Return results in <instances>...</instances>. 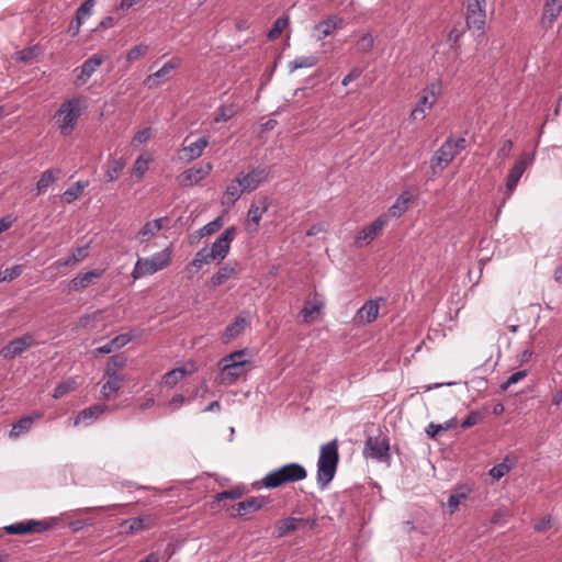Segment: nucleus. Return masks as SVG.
I'll use <instances>...</instances> for the list:
<instances>
[{
    "label": "nucleus",
    "mask_w": 562,
    "mask_h": 562,
    "mask_svg": "<svg viewBox=\"0 0 562 562\" xmlns=\"http://www.w3.org/2000/svg\"><path fill=\"white\" fill-rule=\"evenodd\" d=\"M307 477V470L300 463H286L267 473L261 480L251 484L252 490H274L285 487L289 484L303 481Z\"/></svg>",
    "instance_id": "f257e3e1"
},
{
    "label": "nucleus",
    "mask_w": 562,
    "mask_h": 562,
    "mask_svg": "<svg viewBox=\"0 0 562 562\" xmlns=\"http://www.w3.org/2000/svg\"><path fill=\"white\" fill-rule=\"evenodd\" d=\"M339 462L338 440L333 439L319 449L316 482L319 490H326L335 477Z\"/></svg>",
    "instance_id": "f03ea898"
},
{
    "label": "nucleus",
    "mask_w": 562,
    "mask_h": 562,
    "mask_svg": "<svg viewBox=\"0 0 562 562\" xmlns=\"http://www.w3.org/2000/svg\"><path fill=\"white\" fill-rule=\"evenodd\" d=\"M247 349H241L226 355L218 361L220 383L231 385L235 383L245 372L244 368L248 363L244 357Z\"/></svg>",
    "instance_id": "7ed1b4c3"
},
{
    "label": "nucleus",
    "mask_w": 562,
    "mask_h": 562,
    "mask_svg": "<svg viewBox=\"0 0 562 562\" xmlns=\"http://www.w3.org/2000/svg\"><path fill=\"white\" fill-rule=\"evenodd\" d=\"M465 148V138L460 137L453 139L448 137L442 145L435 151L431 160L430 168L434 175L443 171L454 157Z\"/></svg>",
    "instance_id": "20e7f679"
},
{
    "label": "nucleus",
    "mask_w": 562,
    "mask_h": 562,
    "mask_svg": "<svg viewBox=\"0 0 562 562\" xmlns=\"http://www.w3.org/2000/svg\"><path fill=\"white\" fill-rule=\"evenodd\" d=\"M81 98H72L60 104L55 117L57 119L58 128L63 135L68 136L74 131L81 115Z\"/></svg>",
    "instance_id": "39448f33"
},
{
    "label": "nucleus",
    "mask_w": 562,
    "mask_h": 562,
    "mask_svg": "<svg viewBox=\"0 0 562 562\" xmlns=\"http://www.w3.org/2000/svg\"><path fill=\"white\" fill-rule=\"evenodd\" d=\"M170 261L171 250L169 247L154 254L149 258H138L132 271V277L136 280L153 274L166 268Z\"/></svg>",
    "instance_id": "423d86ee"
},
{
    "label": "nucleus",
    "mask_w": 562,
    "mask_h": 562,
    "mask_svg": "<svg viewBox=\"0 0 562 562\" xmlns=\"http://www.w3.org/2000/svg\"><path fill=\"white\" fill-rule=\"evenodd\" d=\"M533 161V155L529 153H524L520 155L518 160L515 162V165L509 170L507 181H506V195L505 199H508L510 194L516 189L521 176L526 171L527 167L530 166Z\"/></svg>",
    "instance_id": "0eeeda50"
},
{
    "label": "nucleus",
    "mask_w": 562,
    "mask_h": 562,
    "mask_svg": "<svg viewBox=\"0 0 562 562\" xmlns=\"http://www.w3.org/2000/svg\"><path fill=\"white\" fill-rule=\"evenodd\" d=\"M485 3L486 0H468L467 4V25L469 29L476 30L480 34L485 25Z\"/></svg>",
    "instance_id": "6e6552de"
},
{
    "label": "nucleus",
    "mask_w": 562,
    "mask_h": 562,
    "mask_svg": "<svg viewBox=\"0 0 562 562\" xmlns=\"http://www.w3.org/2000/svg\"><path fill=\"white\" fill-rule=\"evenodd\" d=\"M236 235V227L231 226L226 228L212 244L211 248L209 249L210 256L213 258V260H216L217 262H221L226 258L229 251L231 243L235 238Z\"/></svg>",
    "instance_id": "1a4fd4ad"
},
{
    "label": "nucleus",
    "mask_w": 562,
    "mask_h": 562,
    "mask_svg": "<svg viewBox=\"0 0 562 562\" xmlns=\"http://www.w3.org/2000/svg\"><path fill=\"white\" fill-rule=\"evenodd\" d=\"M212 170L213 165L211 162H206L204 166H193L182 171L177 177V182L180 187L183 188L193 187L206 178Z\"/></svg>",
    "instance_id": "9d476101"
},
{
    "label": "nucleus",
    "mask_w": 562,
    "mask_h": 562,
    "mask_svg": "<svg viewBox=\"0 0 562 562\" xmlns=\"http://www.w3.org/2000/svg\"><path fill=\"white\" fill-rule=\"evenodd\" d=\"M387 217L385 214L380 215L370 225L362 228L355 238V245L357 247H363L374 240L383 231L387 224Z\"/></svg>",
    "instance_id": "9b49d317"
},
{
    "label": "nucleus",
    "mask_w": 562,
    "mask_h": 562,
    "mask_svg": "<svg viewBox=\"0 0 562 562\" xmlns=\"http://www.w3.org/2000/svg\"><path fill=\"white\" fill-rule=\"evenodd\" d=\"M237 178L240 180L245 191L251 192L269 179V172L266 167L257 166L248 172H239Z\"/></svg>",
    "instance_id": "f8f14e48"
},
{
    "label": "nucleus",
    "mask_w": 562,
    "mask_h": 562,
    "mask_svg": "<svg viewBox=\"0 0 562 562\" xmlns=\"http://www.w3.org/2000/svg\"><path fill=\"white\" fill-rule=\"evenodd\" d=\"M366 452L372 459L386 461L390 459L389 439L384 436L369 437L364 445Z\"/></svg>",
    "instance_id": "ddd939ff"
},
{
    "label": "nucleus",
    "mask_w": 562,
    "mask_h": 562,
    "mask_svg": "<svg viewBox=\"0 0 562 562\" xmlns=\"http://www.w3.org/2000/svg\"><path fill=\"white\" fill-rule=\"evenodd\" d=\"M270 199L268 196H262L258 200V204L252 203L249 206L247 212V229L249 232H256L260 224V221L263 214L268 211L270 206Z\"/></svg>",
    "instance_id": "4468645a"
},
{
    "label": "nucleus",
    "mask_w": 562,
    "mask_h": 562,
    "mask_svg": "<svg viewBox=\"0 0 562 562\" xmlns=\"http://www.w3.org/2000/svg\"><path fill=\"white\" fill-rule=\"evenodd\" d=\"M342 26H344V19L337 14H331L328 18H326V19L319 21L317 24H315L314 37L317 41H322V40L326 38L327 36L331 35V33L336 29H341Z\"/></svg>",
    "instance_id": "2eb2a0df"
},
{
    "label": "nucleus",
    "mask_w": 562,
    "mask_h": 562,
    "mask_svg": "<svg viewBox=\"0 0 562 562\" xmlns=\"http://www.w3.org/2000/svg\"><path fill=\"white\" fill-rule=\"evenodd\" d=\"M380 302H384L383 297L369 300L356 313L355 319L362 324H370L378 318L380 311Z\"/></svg>",
    "instance_id": "dca6fc26"
},
{
    "label": "nucleus",
    "mask_w": 562,
    "mask_h": 562,
    "mask_svg": "<svg viewBox=\"0 0 562 562\" xmlns=\"http://www.w3.org/2000/svg\"><path fill=\"white\" fill-rule=\"evenodd\" d=\"M441 94H442L441 81H439V80L431 81L422 90L420 99L417 104H419L426 109H432V106L437 103V101Z\"/></svg>",
    "instance_id": "f3484780"
},
{
    "label": "nucleus",
    "mask_w": 562,
    "mask_h": 562,
    "mask_svg": "<svg viewBox=\"0 0 562 562\" xmlns=\"http://www.w3.org/2000/svg\"><path fill=\"white\" fill-rule=\"evenodd\" d=\"M33 342V338L30 335H25L11 340L0 351L4 359H13L18 355L26 350Z\"/></svg>",
    "instance_id": "a211bd4d"
},
{
    "label": "nucleus",
    "mask_w": 562,
    "mask_h": 562,
    "mask_svg": "<svg viewBox=\"0 0 562 562\" xmlns=\"http://www.w3.org/2000/svg\"><path fill=\"white\" fill-rule=\"evenodd\" d=\"M106 408L108 406L104 404L91 405L78 413V415L74 419V425L89 426L95 419H98L106 411Z\"/></svg>",
    "instance_id": "6ab92c4d"
},
{
    "label": "nucleus",
    "mask_w": 562,
    "mask_h": 562,
    "mask_svg": "<svg viewBox=\"0 0 562 562\" xmlns=\"http://www.w3.org/2000/svg\"><path fill=\"white\" fill-rule=\"evenodd\" d=\"M245 189L240 183V180L237 176L227 184L225 192L221 199V203L223 206L232 207L235 203L240 199L243 193H245Z\"/></svg>",
    "instance_id": "aec40b11"
},
{
    "label": "nucleus",
    "mask_w": 562,
    "mask_h": 562,
    "mask_svg": "<svg viewBox=\"0 0 562 562\" xmlns=\"http://www.w3.org/2000/svg\"><path fill=\"white\" fill-rule=\"evenodd\" d=\"M104 375L108 378V381L103 384L101 393L104 398L109 400L122 387L123 378L111 368L105 369Z\"/></svg>",
    "instance_id": "412c9836"
},
{
    "label": "nucleus",
    "mask_w": 562,
    "mask_h": 562,
    "mask_svg": "<svg viewBox=\"0 0 562 562\" xmlns=\"http://www.w3.org/2000/svg\"><path fill=\"white\" fill-rule=\"evenodd\" d=\"M103 58L98 55H93L83 61L80 66V71L77 75L76 82L77 85H83L88 81V79L95 72V70L102 65Z\"/></svg>",
    "instance_id": "4be33fe9"
},
{
    "label": "nucleus",
    "mask_w": 562,
    "mask_h": 562,
    "mask_svg": "<svg viewBox=\"0 0 562 562\" xmlns=\"http://www.w3.org/2000/svg\"><path fill=\"white\" fill-rule=\"evenodd\" d=\"M562 10V0H547L543 8L541 24L544 29H550L560 15Z\"/></svg>",
    "instance_id": "5701e85b"
},
{
    "label": "nucleus",
    "mask_w": 562,
    "mask_h": 562,
    "mask_svg": "<svg viewBox=\"0 0 562 562\" xmlns=\"http://www.w3.org/2000/svg\"><path fill=\"white\" fill-rule=\"evenodd\" d=\"M207 145L209 139L204 136L200 137L181 149V158L186 159L187 161L195 160L202 156Z\"/></svg>",
    "instance_id": "b1692460"
},
{
    "label": "nucleus",
    "mask_w": 562,
    "mask_h": 562,
    "mask_svg": "<svg viewBox=\"0 0 562 562\" xmlns=\"http://www.w3.org/2000/svg\"><path fill=\"white\" fill-rule=\"evenodd\" d=\"M179 66V60L173 58L164 64V66L158 69L156 72L149 75L145 79V85L148 88H156L160 85V80L165 78L171 70L176 69Z\"/></svg>",
    "instance_id": "393cba45"
},
{
    "label": "nucleus",
    "mask_w": 562,
    "mask_h": 562,
    "mask_svg": "<svg viewBox=\"0 0 562 562\" xmlns=\"http://www.w3.org/2000/svg\"><path fill=\"white\" fill-rule=\"evenodd\" d=\"M248 325L249 322L246 319V317L238 315L234 322L225 328V331L222 336L223 342H228L241 335Z\"/></svg>",
    "instance_id": "a878e982"
},
{
    "label": "nucleus",
    "mask_w": 562,
    "mask_h": 562,
    "mask_svg": "<svg viewBox=\"0 0 562 562\" xmlns=\"http://www.w3.org/2000/svg\"><path fill=\"white\" fill-rule=\"evenodd\" d=\"M103 274L102 270H91L86 273L78 274L71 279L69 289L70 291L78 292L89 286L93 279L101 278Z\"/></svg>",
    "instance_id": "bb28decb"
},
{
    "label": "nucleus",
    "mask_w": 562,
    "mask_h": 562,
    "mask_svg": "<svg viewBox=\"0 0 562 562\" xmlns=\"http://www.w3.org/2000/svg\"><path fill=\"white\" fill-rule=\"evenodd\" d=\"M411 201H412V195L407 191H404L403 193H401L400 196L394 202V204L389 207L387 214H385L386 217L390 216V217L397 218V217L402 216L407 211L408 204Z\"/></svg>",
    "instance_id": "cd10ccee"
},
{
    "label": "nucleus",
    "mask_w": 562,
    "mask_h": 562,
    "mask_svg": "<svg viewBox=\"0 0 562 562\" xmlns=\"http://www.w3.org/2000/svg\"><path fill=\"white\" fill-rule=\"evenodd\" d=\"M301 518L289 517L276 522L273 535L277 538H282L288 533L297 529V524L301 522Z\"/></svg>",
    "instance_id": "c85d7f7f"
},
{
    "label": "nucleus",
    "mask_w": 562,
    "mask_h": 562,
    "mask_svg": "<svg viewBox=\"0 0 562 562\" xmlns=\"http://www.w3.org/2000/svg\"><path fill=\"white\" fill-rule=\"evenodd\" d=\"M162 221H167V217L147 222L138 232L140 243L147 241L150 237L155 236L162 228Z\"/></svg>",
    "instance_id": "c756f323"
},
{
    "label": "nucleus",
    "mask_w": 562,
    "mask_h": 562,
    "mask_svg": "<svg viewBox=\"0 0 562 562\" xmlns=\"http://www.w3.org/2000/svg\"><path fill=\"white\" fill-rule=\"evenodd\" d=\"M41 418V414H37L35 417H32V416H25V417H22L21 419H19L15 424H13L12 426V429L9 434L10 438L12 439H16L19 438L21 435L27 432L34 420L35 419H38Z\"/></svg>",
    "instance_id": "7c9ffc66"
},
{
    "label": "nucleus",
    "mask_w": 562,
    "mask_h": 562,
    "mask_svg": "<svg viewBox=\"0 0 562 562\" xmlns=\"http://www.w3.org/2000/svg\"><path fill=\"white\" fill-rule=\"evenodd\" d=\"M126 166V160L123 157H110L108 160L106 180L109 182L115 181Z\"/></svg>",
    "instance_id": "2f4dec72"
},
{
    "label": "nucleus",
    "mask_w": 562,
    "mask_h": 562,
    "mask_svg": "<svg viewBox=\"0 0 562 562\" xmlns=\"http://www.w3.org/2000/svg\"><path fill=\"white\" fill-rule=\"evenodd\" d=\"M94 4L95 0H85V2L77 9L76 30L74 31V35L79 33L80 26L91 15Z\"/></svg>",
    "instance_id": "473e14b6"
},
{
    "label": "nucleus",
    "mask_w": 562,
    "mask_h": 562,
    "mask_svg": "<svg viewBox=\"0 0 562 562\" xmlns=\"http://www.w3.org/2000/svg\"><path fill=\"white\" fill-rule=\"evenodd\" d=\"M59 175H60L59 169L45 170L41 175V177L36 183L37 193L38 194L44 193L47 190V188L56 181V179Z\"/></svg>",
    "instance_id": "72a5a7b5"
},
{
    "label": "nucleus",
    "mask_w": 562,
    "mask_h": 562,
    "mask_svg": "<svg viewBox=\"0 0 562 562\" xmlns=\"http://www.w3.org/2000/svg\"><path fill=\"white\" fill-rule=\"evenodd\" d=\"M236 273L235 266L231 262L226 263L222 268L218 269L216 273H214L211 278V283L213 286H218L226 282L229 278H232Z\"/></svg>",
    "instance_id": "f704fd0d"
},
{
    "label": "nucleus",
    "mask_w": 562,
    "mask_h": 562,
    "mask_svg": "<svg viewBox=\"0 0 562 562\" xmlns=\"http://www.w3.org/2000/svg\"><path fill=\"white\" fill-rule=\"evenodd\" d=\"M263 505V501L258 497H251L237 504V513L239 516H244L260 509Z\"/></svg>",
    "instance_id": "c9c22d12"
},
{
    "label": "nucleus",
    "mask_w": 562,
    "mask_h": 562,
    "mask_svg": "<svg viewBox=\"0 0 562 562\" xmlns=\"http://www.w3.org/2000/svg\"><path fill=\"white\" fill-rule=\"evenodd\" d=\"M317 63H318L317 57H315L313 55L300 56L289 63V71L294 72L297 69L312 68V67L316 66Z\"/></svg>",
    "instance_id": "e433bc0d"
},
{
    "label": "nucleus",
    "mask_w": 562,
    "mask_h": 562,
    "mask_svg": "<svg viewBox=\"0 0 562 562\" xmlns=\"http://www.w3.org/2000/svg\"><path fill=\"white\" fill-rule=\"evenodd\" d=\"M65 516H68V514L64 513V514H61L58 517H50V518L44 519V520L30 519L29 521H32V522L35 524L33 526V532H42V531H45V530H48V529H52V528L56 527L58 525V522Z\"/></svg>",
    "instance_id": "4c0bfd02"
},
{
    "label": "nucleus",
    "mask_w": 562,
    "mask_h": 562,
    "mask_svg": "<svg viewBox=\"0 0 562 562\" xmlns=\"http://www.w3.org/2000/svg\"><path fill=\"white\" fill-rule=\"evenodd\" d=\"M88 182L77 181L74 186L69 187L63 194V199L66 203L70 204L75 202L83 192Z\"/></svg>",
    "instance_id": "58836bf2"
},
{
    "label": "nucleus",
    "mask_w": 562,
    "mask_h": 562,
    "mask_svg": "<svg viewBox=\"0 0 562 562\" xmlns=\"http://www.w3.org/2000/svg\"><path fill=\"white\" fill-rule=\"evenodd\" d=\"M35 524L29 520L19 521L4 527L5 532L10 535H25L33 532Z\"/></svg>",
    "instance_id": "ea45409f"
},
{
    "label": "nucleus",
    "mask_w": 562,
    "mask_h": 562,
    "mask_svg": "<svg viewBox=\"0 0 562 562\" xmlns=\"http://www.w3.org/2000/svg\"><path fill=\"white\" fill-rule=\"evenodd\" d=\"M186 374L187 371L183 368H176L165 373L162 382L166 386L173 387Z\"/></svg>",
    "instance_id": "a19ab883"
},
{
    "label": "nucleus",
    "mask_w": 562,
    "mask_h": 562,
    "mask_svg": "<svg viewBox=\"0 0 562 562\" xmlns=\"http://www.w3.org/2000/svg\"><path fill=\"white\" fill-rule=\"evenodd\" d=\"M149 161L150 157L144 158L143 155L137 157L132 168V176L136 178V181H139L144 177V175L148 170Z\"/></svg>",
    "instance_id": "79ce46f5"
},
{
    "label": "nucleus",
    "mask_w": 562,
    "mask_h": 562,
    "mask_svg": "<svg viewBox=\"0 0 562 562\" xmlns=\"http://www.w3.org/2000/svg\"><path fill=\"white\" fill-rule=\"evenodd\" d=\"M512 465H513V463L509 461V458L506 457L503 460V462L494 465L490 470V475L492 476L493 480L498 481L499 479H502L505 474H507L510 471Z\"/></svg>",
    "instance_id": "37998d69"
},
{
    "label": "nucleus",
    "mask_w": 562,
    "mask_h": 562,
    "mask_svg": "<svg viewBox=\"0 0 562 562\" xmlns=\"http://www.w3.org/2000/svg\"><path fill=\"white\" fill-rule=\"evenodd\" d=\"M289 23H290L289 16L278 18L276 20V22L273 23V26L271 27V30L268 32V38L270 41L277 40L281 35L283 30L289 25Z\"/></svg>",
    "instance_id": "c03bdc74"
},
{
    "label": "nucleus",
    "mask_w": 562,
    "mask_h": 562,
    "mask_svg": "<svg viewBox=\"0 0 562 562\" xmlns=\"http://www.w3.org/2000/svg\"><path fill=\"white\" fill-rule=\"evenodd\" d=\"M456 423V418H452L448 422H446L445 424H434V423H430L426 429V434L430 437V438H436V436L441 432V431H446L448 429H450Z\"/></svg>",
    "instance_id": "a18cd8bd"
},
{
    "label": "nucleus",
    "mask_w": 562,
    "mask_h": 562,
    "mask_svg": "<svg viewBox=\"0 0 562 562\" xmlns=\"http://www.w3.org/2000/svg\"><path fill=\"white\" fill-rule=\"evenodd\" d=\"M148 52V46L146 44H138L132 47L126 54V60L128 63H134L139 58L144 57Z\"/></svg>",
    "instance_id": "49530a36"
},
{
    "label": "nucleus",
    "mask_w": 562,
    "mask_h": 562,
    "mask_svg": "<svg viewBox=\"0 0 562 562\" xmlns=\"http://www.w3.org/2000/svg\"><path fill=\"white\" fill-rule=\"evenodd\" d=\"M23 269L21 265H16L0 271V283L4 281H12L21 276Z\"/></svg>",
    "instance_id": "de8ad7c7"
},
{
    "label": "nucleus",
    "mask_w": 562,
    "mask_h": 562,
    "mask_svg": "<svg viewBox=\"0 0 562 562\" xmlns=\"http://www.w3.org/2000/svg\"><path fill=\"white\" fill-rule=\"evenodd\" d=\"M374 46V38L370 33L363 34L357 43V48L361 53H369Z\"/></svg>",
    "instance_id": "09e8293b"
},
{
    "label": "nucleus",
    "mask_w": 562,
    "mask_h": 562,
    "mask_svg": "<svg viewBox=\"0 0 562 562\" xmlns=\"http://www.w3.org/2000/svg\"><path fill=\"white\" fill-rule=\"evenodd\" d=\"M323 308V304L315 302V303H306L304 307L301 311V314L303 316V322L307 323L310 318L315 314L318 313Z\"/></svg>",
    "instance_id": "8fccbe9b"
},
{
    "label": "nucleus",
    "mask_w": 562,
    "mask_h": 562,
    "mask_svg": "<svg viewBox=\"0 0 562 562\" xmlns=\"http://www.w3.org/2000/svg\"><path fill=\"white\" fill-rule=\"evenodd\" d=\"M37 55H38V48L36 46L26 47L16 53V60H20L23 63H30L31 60L36 58Z\"/></svg>",
    "instance_id": "3c124183"
},
{
    "label": "nucleus",
    "mask_w": 562,
    "mask_h": 562,
    "mask_svg": "<svg viewBox=\"0 0 562 562\" xmlns=\"http://www.w3.org/2000/svg\"><path fill=\"white\" fill-rule=\"evenodd\" d=\"M136 337L135 334L126 333L115 336L113 339H111L113 346L115 349H121L122 347L126 346L130 341H132Z\"/></svg>",
    "instance_id": "603ef678"
},
{
    "label": "nucleus",
    "mask_w": 562,
    "mask_h": 562,
    "mask_svg": "<svg viewBox=\"0 0 562 562\" xmlns=\"http://www.w3.org/2000/svg\"><path fill=\"white\" fill-rule=\"evenodd\" d=\"M74 384H75V382L70 381V380L69 381H65V382L58 384L54 389L53 397L54 398L63 397L64 395H66L67 393H69L74 389Z\"/></svg>",
    "instance_id": "864d4df0"
},
{
    "label": "nucleus",
    "mask_w": 562,
    "mask_h": 562,
    "mask_svg": "<svg viewBox=\"0 0 562 562\" xmlns=\"http://www.w3.org/2000/svg\"><path fill=\"white\" fill-rule=\"evenodd\" d=\"M234 114H235V111H234V109L232 106L222 105L218 109V112H217L216 116L214 117V121L216 123L226 122L231 117H233Z\"/></svg>",
    "instance_id": "5fc2aeb1"
},
{
    "label": "nucleus",
    "mask_w": 562,
    "mask_h": 562,
    "mask_svg": "<svg viewBox=\"0 0 562 562\" xmlns=\"http://www.w3.org/2000/svg\"><path fill=\"white\" fill-rule=\"evenodd\" d=\"M528 374L527 370H519L508 376L506 382L502 385L503 390H507L510 385L518 383L524 380Z\"/></svg>",
    "instance_id": "6e6d98bb"
},
{
    "label": "nucleus",
    "mask_w": 562,
    "mask_h": 562,
    "mask_svg": "<svg viewBox=\"0 0 562 562\" xmlns=\"http://www.w3.org/2000/svg\"><path fill=\"white\" fill-rule=\"evenodd\" d=\"M153 135V131L150 127H145L140 131H138L134 137H133V143L134 144H144L146 142H148L150 139Z\"/></svg>",
    "instance_id": "4d7b16f0"
},
{
    "label": "nucleus",
    "mask_w": 562,
    "mask_h": 562,
    "mask_svg": "<svg viewBox=\"0 0 562 562\" xmlns=\"http://www.w3.org/2000/svg\"><path fill=\"white\" fill-rule=\"evenodd\" d=\"M128 532L138 531L144 528V519L142 517L130 518L124 521Z\"/></svg>",
    "instance_id": "13d9d810"
},
{
    "label": "nucleus",
    "mask_w": 562,
    "mask_h": 562,
    "mask_svg": "<svg viewBox=\"0 0 562 562\" xmlns=\"http://www.w3.org/2000/svg\"><path fill=\"white\" fill-rule=\"evenodd\" d=\"M126 357L123 355H115L110 358L106 368H111L116 372L117 369H122L126 364Z\"/></svg>",
    "instance_id": "bf43d9fd"
},
{
    "label": "nucleus",
    "mask_w": 562,
    "mask_h": 562,
    "mask_svg": "<svg viewBox=\"0 0 562 562\" xmlns=\"http://www.w3.org/2000/svg\"><path fill=\"white\" fill-rule=\"evenodd\" d=\"M468 494H450V497L448 499L447 508L450 514H452L458 505L461 503L462 499L467 498Z\"/></svg>",
    "instance_id": "052dcab7"
},
{
    "label": "nucleus",
    "mask_w": 562,
    "mask_h": 562,
    "mask_svg": "<svg viewBox=\"0 0 562 562\" xmlns=\"http://www.w3.org/2000/svg\"><path fill=\"white\" fill-rule=\"evenodd\" d=\"M481 413L479 412H471L467 417L461 423V427L462 428H469V427H472L474 425H476L480 420H481Z\"/></svg>",
    "instance_id": "680f3d73"
},
{
    "label": "nucleus",
    "mask_w": 562,
    "mask_h": 562,
    "mask_svg": "<svg viewBox=\"0 0 562 562\" xmlns=\"http://www.w3.org/2000/svg\"><path fill=\"white\" fill-rule=\"evenodd\" d=\"M552 525V517L550 515L541 518L535 524V530L538 532H543L548 530Z\"/></svg>",
    "instance_id": "e2e57ef3"
},
{
    "label": "nucleus",
    "mask_w": 562,
    "mask_h": 562,
    "mask_svg": "<svg viewBox=\"0 0 562 562\" xmlns=\"http://www.w3.org/2000/svg\"><path fill=\"white\" fill-rule=\"evenodd\" d=\"M426 117V108L416 104V106L412 110L409 119L412 121H423Z\"/></svg>",
    "instance_id": "0e129e2a"
},
{
    "label": "nucleus",
    "mask_w": 562,
    "mask_h": 562,
    "mask_svg": "<svg viewBox=\"0 0 562 562\" xmlns=\"http://www.w3.org/2000/svg\"><path fill=\"white\" fill-rule=\"evenodd\" d=\"M88 256H89V246L88 245L77 247L72 251V259L77 260L78 262L86 259Z\"/></svg>",
    "instance_id": "69168bd1"
},
{
    "label": "nucleus",
    "mask_w": 562,
    "mask_h": 562,
    "mask_svg": "<svg viewBox=\"0 0 562 562\" xmlns=\"http://www.w3.org/2000/svg\"><path fill=\"white\" fill-rule=\"evenodd\" d=\"M513 149V142L510 139L505 140L501 148L497 151V156L502 158H507L510 156Z\"/></svg>",
    "instance_id": "338daca9"
},
{
    "label": "nucleus",
    "mask_w": 562,
    "mask_h": 562,
    "mask_svg": "<svg viewBox=\"0 0 562 562\" xmlns=\"http://www.w3.org/2000/svg\"><path fill=\"white\" fill-rule=\"evenodd\" d=\"M361 76V70L359 68H353L349 71V74H347L342 80H341V85L342 86H348L351 81L358 79L359 77Z\"/></svg>",
    "instance_id": "774afa93"
}]
</instances>
